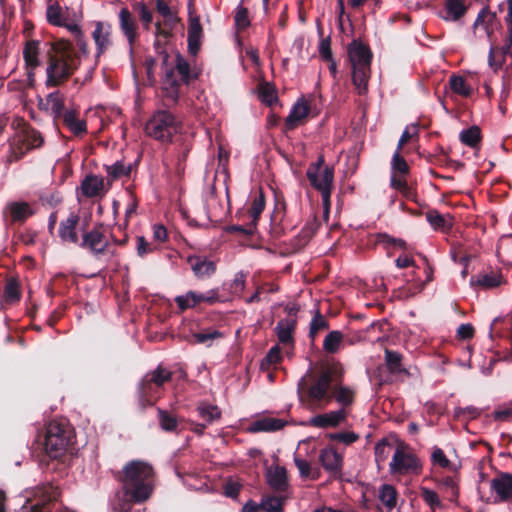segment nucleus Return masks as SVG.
Masks as SVG:
<instances>
[{"instance_id":"obj_3","label":"nucleus","mask_w":512,"mask_h":512,"mask_svg":"<svg viewBox=\"0 0 512 512\" xmlns=\"http://www.w3.org/2000/svg\"><path fill=\"white\" fill-rule=\"evenodd\" d=\"M125 496L135 503L146 501L154 489L155 472L151 464L132 460L118 473Z\"/></svg>"},{"instance_id":"obj_26","label":"nucleus","mask_w":512,"mask_h":512,"mask_svg":"<svg viewBox=\"0 0 512 512\" xmlns=\"http://www.w3.org/2000/svg\"><path fill=\"white\" fill-rule=\"evenodd\" d=\"M203 28L198 17L190 18L188 25V52L196 56L201 48Z\"/></svg>"},{"instance_id":"obj_24","label":"nucleus","mask_w":512,"mask_h":512,"mask_svg":"<svg viewBox=\"0 0 512 512\" xmlns=\"http://www.w3.org/2000/svg\"><path fill=\"white\" fill-rule=\"evenodd\" d=\"M60 120L76 137H82L87 133V123L85 120L79 119L78 111L75 109L66 110Z\"/></svg>"},{"instance_id":"obj_18","label":"nucleus","mask_w":512,"mask_h":512,"mask_svg":"<svg viewBox=\"0 0 512 512\" xmlns=\"http://www.w3.org/2000/svg\"><path fill=\"white\" fill-rule=\"evenodd\" d=\"M334 182V168L325 166L321 173V182L311 185L314 189L321 193L322 203L326 211L330 209L331 194Z\"/></svg>"},{"instance_id":"obj_57","label":"nucleus","mask_w":512,"mask_h":512,"mask_svg":"<svg viewBox=\"0 0 512 512\" xmlns=\"http://www.w3.org/2000/svg\"><path fill=\"white\" fill-rule=\"evenodd\" d=\"M156 11L164 18L163 25L172 27L178 22V18L172 13L165 0H156Z\"/></svg>"},{"instance_id":"obj_6","label":"nucleus","mask_w":512,"mask_h":512,"mask_svg":"<svg viewBox=\"0 0 512 512\" xmlns=\"http://www.w3.org/2000/svg\"><path fill=\"white\" fill-rule=\"evenodd\" d=\"M182 128L181 122L168 110H157L147 120L145 133L162 144L172 143L173 137Z\"/></svg>"},{"instance_id":"obj_39","label":"nucleus","mask_w":512,"mask_h":512,"mask_svg":"<svg viewBox=\"0 0 512 512\" xmlns=\"http://www.w3.org/2000/svg\"><path fill=\"white\" fill-rule=\"evenodd\" d=\"M165 84H167L168 87L164 89V97L173 103H177L179 99L180 81L175 78L174 68L166 69Z\"/></svg>"},{"instance_id":"obj_4","label":"nucleus","mask_w":512,"mask_h":512,"mask_svg":"<svg viewBox=\"0 0 512 512\" xmlns=\"http://www.w3.org/2000/svg\"><path fill=\"white\" fill-rule=\"evenodd\" d=\"M12 127L16 132L9 144L10 161H18L29 151L39 149L44 145L42 133L31 126L24 118H15Z\"/></svg>"},{"instance_id":"obj_35","label":"nucleus","mask_w":512,"mask_h":512,"mask_svg":"<svg viewBox=\"0 0 512 512\" xmlns=\"http://www.w3.org/2000/svg\"><path fill=\"white\" fill-rule=\"evenodd\" d=\"M104 179L96 175H88L81 183L82 194L88 198L97 197L103 190Z\"/></svg>"},{"instance_id":"obj_16","label":"nucleus","mask_w":512,"mask_h":512,"mask_svg":"<svg viewBox=\"0 0 512 512\" xmlns=\"http://www.w3.org/2000/svg\"><path fill=\"white\" fill-rule=\"evenodd\" d=\"M319 461L323 468L334 478H341L343 457L333 447H326L321 450Z\"/></svg>"},{"instance_id":"obj_30","label":"nucleus","mask_w":512,"mask_h":512,"mask_svg":"<svg viewBox=\"0 0 512 512\" xmlns=\"http://www.w3.org/2000/svg\"><path fill=\"white\" fill-rule=\"evenodd\" d=\"M286 423L285 420L279 418L265 417L252 422L248 427V431L251 433L273 432L282 429Z\"/></svg>"},{"instance_id":"obj_25","label":"nucleus","mask_w":512,"mask_h":512,"mask_svg":"<svg viewBox=\"0 0 512 512\" xmlns=\"http://www.w3.org/2000/svg\"><path fill=\"white\" fill-rule=\"evenodd\" d=\"M297 320L294 318H285L278 321L275 327V333L278 341L284 346H294L293 333L296 329Z\"/></svg>"},{"instance_id":"obj_48","label":"nucleus","mask_w":512,"mask_h":512,"mask_svg":"<svg viewBox=\"0 0 512 512\" xmlns=\"http://www.w3.org/2000/svg\"><path fill=\"white\" fill-rule=\"evenodd\" d=\"M158 421L160 428L165 432H177L179 421L177 417L169 411L157 408Z\"/></svg>"},{"instance_id":"obj_11","label":"nucleus","mask_w":512,"mask_h":512,"mask_svg":"<svg viewBox=\"0 0 512 512\" xmlns=\"http://www.w3.org/2000/svg\"><path fill=\"white\" fill-rule=\"evenodd\" d=\"M507 26L508 29L504 45L502 47L491 45L489 50L488 63L495 72L502 68L505 63L506 56L512 57V24Z\"/></svg>"},{"instance_id":"obj_19","label":"nucleus","mask_w":512,"mask_h":512,"mask_svg":"<svg viewBox=\"0 0 512 512\" xmlns=\"http://www.w3.org/2000/svg\"><path fill=\"white\" fill-rule=\"evenodd\" d=\"M39 55L40 41L34 39L26 41L23 48V59L30 80L34 77V70L41 64Z\"/></svg>"},{"instance_id":"obj_43","label":"nucleus","mask_w":512,"mask_h":512,"mask_svg":"<svg viewBox=\"0 0 512 512\" xmlns=\"http://www.w3.org/2000/svg\"><path fill=\"white\" fill-rule=\"evenodd\" d=\"M46 20L52 26L59 27L64 25L66 18L64 17L63 9L58 1L52 2L51 0H47Z\"/></svg>"},{"instance_id":"obj_27","label":"nucleus","mask_w":512,"mask_h":512,"mask_svg":"<svg viewBox=\"0 0 512 512\" xmlns=\"http://www.w3.org/2000/svg\"><path fill=\"white\" fill-rule=\"evenodd\" d=\"M6 209L9 212L12 223L23 224L26 220L34 215L31 205L23 201H14L7 204Z\"/></svg>"},{"instance_id":"obj_10","label":"nucleus","mask_w":512,"mask_h":512,"mask_svg":"<svg viewBox=\"0 0 512 512\" xmlns=\"http://www.w3.org/2000/svg\"><path fill=\"white\" fill-rule=\"evenodd\" d=\"M103 228L104 225L100 223L91 230L83 232L82 239L78 244L81 248L88 250L96 259L108 253L112 256L115 254V251L110 249L111 245L104 234Z\"/></svg>"},{"instance_id":"obj_20","label":"nucleus","mask_w":512,"mask_h":512,"mask_svg":"<svg viewBox=\"0 0 512 512\" xmlns=\"http://www.w3.org/2000/svg\"><path fill=\"white\" fill-rule=\"evenodd\" d=\"M356 397V391L348 386L342 385V378L338 381L335 380L331 396L330 403L335 400L341 407L340 409L348 410L354 402Z\"/></svg>"},{"instance_id":"obj_31","label":"nucleus","mask_w":512,"mask_h":512,"mask_svg":"<svg viewBox=\"0 0 512 512\" xmlns=\"http://www.w3.org/2000/svg\"><path fill=\"white\" fill-rule=\"evenodd\" d=\"M268 485L277 492H285L288 488L287 471L285 467L277 466L273 471L267 473Z\"/></svg>"},{"instance_id":"obj_2","label":"nucleus","mask_w":512,"mask_h":512,"mask_svg":"<svg viewBox=\"0 0 512 512\" xmlns=\"http://www.w3.org/2000/svg\"><path fill=\"white\" fill-rule=\"evenodd\" d=\"M340 365L328 366L319 373L308 371L298 383L300 400L309 406L325 408L330 404V396L335 380L343 378Z\"/></svg>"},{"instance_id":"obj_53","label":"nucleus","mask_w":512,"mask_h":512,"mask_svg":"<svg viewBox=\"0 0 512 512\" xmlns=\"http://www.w3.org/2000/svg\"><path fill=\"white\" fill-rule=\"evenodd\" d=\"M105 169L110 180L115 181L123 176L129 177L131 174L132 166H125L122 161H117L113 165H106Z\"/></svg>"},{"instance_id":"obj_63","label":"nucleus","mask_w":512,"mask_h":512,"mask_svg":"<svg viewBox=\"0 0 512 512\" xmlns=\"http://www.w3.org/2000/svg\"><path fill=\"white\" fill-rule=\"evenodd\" d=\"M327 437L331 441L341 442L346 445H350L359 439V435L352 431L330 433Z\"/></svg>"},{"instance_id":"obj_55","label":"nucleus","mask_w":512,"mask_h":512,"mask_svg":"<svg viewBox=\"0 0 512 512\" xmlns=\"http://www.w3.org/2000/svg\"><path fill=\"white\" fill-rule=\"evenodd\" d=\"M175 302L180 311H185L189 308H193L199 303V295L195 291H188L185 295H179L175 298Z\"/></svg>"},{"instance_id":"obj_7","label":"nucleus","mask_w":512,"mask_h":512,"mask_svg":"<svg viewBox=\"0 0 512 512\" xmlns=\"http://www.w3.org/2000/svg\"><path fill=\"white\" fill-rule=\"evenodd\" d=\"M73 430L65 423L51 421L45 431L44 449L51 459H59L65 455L68 447L73 443Z\"/></svg>"},{"instance_id":"obj_1","label":"nucleus","mask_w":512,"mask_h":512,"mask_svg":"<svg viewBox=\"0 0 512 512\" xmlns=\"http://www.w3.org/2000/svg\"><path fill=\"white\" fill-rule=\"evenodd\" d=\"M47 57L45 82L47 88L63 85L81 65L79 52L76 51L73 43L66 39H58L50 43Z\"/></svg>"},{"instance_id":"obj_34","label":"nucleus","mask_w":512,"mask_h":512,"mask_svg":"<svg viewBox=\"0 0 512 512\" xmlns=\"http://www.w3.org/2000/svg\"><path fill=\"white\" fill-rule=\"evenodd\" d=\"M384 360L385 365L391 374H409L408 370L403 367V356L399 352L385 349Z\"/></svg>"},{"instance_id":"obj_15","label":"nucleus","mask_w":512,"mask_h":512,"mask_svg":"<svg viewBox=\"0 0 512 512\" xmlns=\"http://www.w3.org/2000/svg\"><path fill=\"white\" fill-rule=\"evenodd\" d=\"M112 25L107 22H95V28L92 32V39L96 46V58H99L112 46Z\"/></svg>"},{"instance_id":"obj_23","label":"nucleus","mask_w":512,"mask_h":512,"mask_svg":"<svg viewBox=\"0 0 512 512\" xmlns=\"http://www.w3.org/2000/svg\"><path fill=\"white\" fill-rule=\"evenodd\" d=\"M79 221V215L71 213L66 220L60 222L58 233L62 241L79 244V237L76 231Z\"/></svg>"},{"instance_id":"obj_9","label":"nucleus","mask_w":512,"mask_h":512,"mask_svg":"<svg viewBox=\"0 0 512 512\" xmlns=\"http://www.w3.org/2000/svg\"><path fill=\"white\" fill-rule=\"evenodd\" d=\"M389 469L393 475H419L422 472V463L417 455L408 449V446L398 445Z\"/></svg>"},{"instance_id":"obj_13","label":"nucleus","mask_w":512,"mask_h":512,"mask_svg":"<svg viewBox=\"0 0 512 512\" xmlns=\"http://www.w3.org/2000/svg\"><path fill=\"white\" fill-rule=\"evenodd\" d=\"M347 52L352 67L371 66L373 54L367 44H364L359 40H353L348 45Z\"/></svg>"},{"instance_id":"obj_40","label":"nucleus","mask_w":512,"mask_h":512,"mask_svg":"<svg viewBox=\"0 0 512 512\" xmlns=\"http://www.w3.org/2000/svg\"><path fill=\"white\" fill-rule=\"evenodd\" d=\"M259 99L267 106H272L278 101L277 90L273 83L262 80L257 85Z\"/></svg>"},{"instance_id":"obj_50","label":"nucleus","mask_w":512,"mask_h":512,"mask_svg":"<svg viewBox=\"0 0 512 512\" xmlns=\"http://www.w3.org/2000/svg\"><path fill=\"white\" fill-rule=\"evenodd\" d=\"M343 334L338 331L334 330L329 332L324 341H323V349L328 354H335L339 351L340 345L342 343Z\"/></svg>"},{"instance_id":"obj_62","label":"nucleus","mask_w":512,"mask_h":512,"mask_svg":"<svg viewBox=\"0 0 512 512\" xmlns=\"http://www.w3.org/2000/svg\"><path fill=\"white\" fill-rule=\"evenodd\" d=\"M420 496L432 510L442 507V503L439 499V496L435 491L427 487H421Z\"/></svg>"},{"instance_id":"obj_58","label":"nucleus","mask_w":512,"mask_h":512,"mask_svg":"<svg viewBox=\"0 0 512 512\" xmlns=\"http://www.w3.org/2000/svg\"><path fill=\"white\" fill-rule=\"evenodd\" d=\"M328 327V321L324 318L319 310H316L315 315L310 322L309 337L314 339L320 330L328 329Z\"/></svg>"},{"instance_id":"obj_38","label":"nucleus","mask_w":512,"mask_h":512,"mask_svg":"<svg viewBox=\"0 0 512 512\" xmlns=\"http://www.w3.org/2000/svg\"><path fill=\"white\" fill-rule=\"evenodd\" d=\"M427 222L436 231H447L451 229L452 222L447 219L452 217L448 214L447 216L440 214L436 209H430L425 214Z\"/></svg>"},{"instance_id":"obj_33","label":"nucleus","mask_w":512,"mask_h":512,"mask_svg":"<svg viewBox=\"0 0 512 512\" xmlns=\"http://www.w3.org/2000/svg\"><path fill=\"white\" fill-rule=\"evenodd\" d=\"M188 263L197 277L211 276L216 270L215 263L207 258L191 256L188 258Z\"/></svg>"},{"instance_id":"obj_17","label":"nucleus","mask_w":512,"mask_h":512,"mask_svg":"<svg viewBox=\"0 0 512 512\" xmlns=\"http://www.w3.org/2000/svg\"><path fill=\"white\" fill-rule=\"evenodd\" d=\"M491 491L496 493L495 503L506 502L512 498V474L501 472L490 482Z\"/></svg>"},{"instance_id":"obj_46","label":"nucleus","mask_w":512,"mask_h":512,"mask_svg":"<svg viewBox=\"0 0 512 512\" xmlns=\"http://www.w3.org/2000/svg\"><path fill=\"white\" fill-rule=\"evenodd\" d=\"M3 301L7 304H14L20 301L21 291L20 285L16 278H9L6 281L3 290Z\"/></svg>"},{"instance_id":"obj_36","label":"nucleus","mask_w":512,"mask_h":512,"mask_svg":"<svg viewBox=\"0 0 512 512\" xmlns=\"http://www.w3.org/2000/svg\"><path fill=\"white\" fill-rule=\"evenodd\" d=\"M320 227V221L316 215H314L311 219H309L304 227L301 229L295 241L298 247L305 246L311 238L316 234Z\"/></svg>"},{"instance_id":"obj_29","label":"nucleus","mask_w":512,"mask_h":512,"mask_svg":"<svg viewBox=\"0 0 512 512\" xmlns=\"http://www.w3.org/2000/svg\"><path fill=\"white\" fill-rule=\"evenodd\" d=\"M286 213V202L277 201L274 213L271 217L270 234L273 238L279 239L285 234L286 226L282 224Z\"/></svg>"},{"instance_id":"obj_12","label":"nucleus","mask_w":512,"mask_h":512,"mask_svg":"<svg viewBox=\"0 0 512 512\" xmlns=\"http://www.w3.org/2000/svg\"><path fill=\"white\" fill-rule=\"evenodd\" d=\"M349 415V410L338 409L323 414H318L309 420V425L316 428H336L344 423Z\"/></svg>"},{"instance_id":"obj_61","label":"nucleus","mask_w":512,"mask_h":512,"mask_svg":"<svg viewBox=\"0 0 512 512\" xmlns=\"http://www.w3.org/2000/svg\"><path fill=\"white\" fill-rule=\"evenodd\" d=\"M391 444L386 438L379 440L374 447L375 461L380 464L386 461L390 453Z\"/></svg>"},{"instance_id":"obj_22","label":"nucleus","mask_w":512,"mask_h":512,"mask_svg":"<svg viewBox=\"0 0 512 512\" xmlns=\"http://www.w3.org/2000/svg\"><path fill=\"white\" fill-rule=\"evenodd\" d=\"M41 110H45L53 117L55 124L65 113L63 95L60 91H54L46 96L45 102L39 104Z\"/></svg>"},{"instance_id":"obj_37","label":"nucleus","mask_w":512,"mask_h":512,"mask_svg":"<svg viewBox=\"0 0 512 512\" xmlns=\"http://www.w3.org/2000/svg\"><path fill=\"white\" fill-rule=\"evenodd\" d=\"M371 66L352 67V82L360 95L365 94L368 89V80L370 78Z\"/></svg>"},{"instance_id":"obj_51","label":"nucleus","mask_w":512,"mask_h":512,"mask_svg":"<svg viewBox=\"0 0 512 512\" xmlns=\"http://www.w3.org/2000/svg\"><path fill=\"white\" fill-rule=\"evenodd\" d=\"M133 11L136 12L139 16L140 21L145 30L150 29V25L153 20L152 11L149 9L147 4L143 1L134 2L132 4Z\"/></svg>"},{"instance_id":"obj_45","label":"nucleus","mask_w":512,"mask_h":512,"mask_svg":"<svg viewBox=\"0 0 512 512\" xmlns=\"http://www.w3.org/2000/svg\"><path fill=\"white\" fill-rule=\"evenodd\" d=\"M197 411L199 417L202 418L204 423L208 425L218 421L221 418V410L219 407L207 402H201L197 407Z\"/></svg>"},{"instance_id":"obj_60","label":"nucleus","mask_w":512,"mask_h":512,"mask_svg":"<svg viewBox=\"0 0 512 512\" xmlns=\"http://www.w3.org/2000/svg\"><path fill=\"white\" fill-rule=\"evenodd\" d=\"M325 162L324 156L320 155L315 163H311L306 171V176L311 185L321 182V175H319L320 169L323 167Z\"/></svg>"},{"instance_id":"obj_42","label":"nucleus","mask_w":512,"mask_h":512,"mask_svg":"<svg viewBox=\"0 0 512 512\" xmlns=\"http://www.w3.org/2000/svg\"><path fill=\"white\" fill-rule=\"evenodd\" d=\"M224 335L222 332L216 329H205L199 332H195L191 335L192 339L188 340L191 344H203L206 347L212 346L215 339L222 338Z\"/></svg>"},{"instance_id":"obj_28","label":"nucleus","mask_w":512,"mask_h":512,"mask_svg":"<svg viewBox=\"0 0 512 512\" xmlns=\"http://www.w3.org/2000/svg\"><path fill=\"white\" fill-rule=\"evenodd\" d=\"M309 112L310 107L305 101L296 102L285 119V128L294 130L308 116Z\"/></svg>"},{"instance_id":"obj_56","label":"nucleus","mask_w":512,"mask_h":512,"mask_svg":"<svg viewBox=\"0 0 512 512\" xmlns=\"http://www.w3.org/2000/svg\"><path fill=\"white\" fill-rule=\"evenodd\" d=\"M284 498L277 496H263L261 499L262 511L284 512Z\"/></svg>"},{"instance_id":"obj_49","label":"nucleus","mask_w":512,"mask_h":512,"mask_svg":"<svg viewBox=\"0 0 512 512\" xmlns=\"http://www.w3.org/2000/svg\"><path fill=\"white\" fill-rule=\"evenodd\" d=\"M175 69L181 77V82L184 84H190L192 80L197 78L196 74H192L190 64L184 57L180 54H176V65Z\"/></svg>"},{"instance_id":"obj_47","label":"nucleus","mask_w":512,"mask_h":512,"mask_svg":"<svg viewBox=\"0 0 512 512\" xmlns=\"http://www.w3.org/2000/svg\"><path fill=\"white\" fill-rule=\"evenodd\" d=\"M265 195L263 191L260 189L259 193L253 198L250 207L247 210L248 217L251 222H253L256 226L260 219V216L265 209Z\"/></svg>"},{"instance_id":"obj_32","label":"nucleus","mask_w":512,"mask_h":512,"mask_svg":"<svg viewBox=\"0 0 512 512\" xmlns=\"http://www.w3.org/2000/svg\"><path fill=\"white\" fill-rule=\"evenodd\" d=\"M505 283L503 275L500 272H490L478 275L477 278L470 279L471 286H479L483 289H493Z\"/></svg>"},{"instance_id":"obj_5","label":"nucleus","mask_w":512,"mask_h":512,"mask_svg":"<svg viewBox=\"0 0 512 512\" xmlns=\"http://www.w3.org/2000/svg\"><path fill=\"white\" fill-rule=\"evenodd\" d=\"M172 372L162 365L148 372L138 385V401L142 409L153 406L162 396L164 384L171 381Z\"/></svg>"},{"instance_id":"obj_21","label":"nucleus","mask_w":512,"mask_h":512,"mask_svg":"<svg viewBox=\"0 0 512 512\" xmlns=\"http://www.w3.org/2000/svg\"><path fill=\"white\" fill-rule=\"evenodd\" d=\"M468 9L463 0H444L439 17L446 22H457L467 14Z\"/></svg>"},{"instance_id":"obj_64","label":"nucleus","mask_w":512,"mask_h":512,"mask_svg":"<svg viewBox=\"0 0 512 512\" xmlns=\"http://www.w3.org/2000/svg\"><path fill=\"white\" fill-rule=\"evenodd\" d=\"M235 26L238 30H245L250 26L248 9L239 6L234 16Z\"/></svg>"},{"instance_id":"obj_14","label":"nucleus","mask_w":512,"mask_h":512,"mask_svg":"<svg viewBox=\"0 0 512 512\" xmlns=\"http://www.w3.org/2000/svg\"><path fill=\"white\" fill-rule=\"evenodd\" d=\"M118 17L119 28L132 48L139 37V26L137 20L127 7H122L120 9Z\"/></svg>"},{"instance_id":"obj_41","label":"nucleus","mask_w":512,"mask_h":512,"mask_svg":"<svg viewBox=\"0 0 512 512\" xmlns=\"http://www.w3.org/2000/svg\"><path fill=\"white\" fill-rule=\"evenodd\" d=\"M459 140L472 149L479 148L482 140L481 129L476 125L464 129L459 134Z\"/></svg>"},{"instance_id":"obj_52","label":"nucleus","mask_w":512,"mask_h":512,"mask_svg":"<svg viewBox=\"0 0 512 512\" xmlns=\"http://www.w3.org/2000/svg\"><path fill=\"white\" fill-rule=\"evenodd\" d=\"M449 86L454 93L460 96L469 97L472 94L471 87L462 76L452 75L449 79Z\"/></svg>"},{"instance_id":"obj_54","label":"nucleus","mask_w":512,"mask_h":512,"mask_svg":"<svg viewBox=\"0 0 512 512\" xmlns=\"http://www.w3.org/2000/svg\"><path fill=\"white\" fill-rule=\"evenodd\" d=\"M379 499L389 510H392L397 505L396 489L389 484L382 485L379 493Z\"/></svg>"},{"instance_id":"obj_59","label":"nucleus","mask_w":512,"mask_h":512,"mask_svg":"<svg viewBox=\"0 0 512 512\" xmlns=\"http://www.w3.org/2000/svg\"><path fill=\"white\" fill-rule=\"evenodd\" d=\"M282 359L279 345L271 347L266 356L261 361V369L268 370L270 366L278 364Z\"/></svg>"},{"instance_id":"obj_8","label":"nucleus","mask_w":512,"mask_h":512,"mask_svg":"<svg viewBox=\"0 0 512 512\" xmlns=\"http://www.w3.org/2000/svg\"><path fill=\"white\" fill-rule=\"evenodd\" d=\"M60 495L57 485L52 482L41 483L30 490L18 512H51Z\"/></svg>"},{"instance_id":"obj_44","label":"nucleus","mask_w":512,"mask_h":512,"mask_svg":"<svg viewBox=\"0 0 512 512\" xmlns=\"http://www.w3.org/2000/svg\"><path fill=\"white\" fill-rule=\"evenodd\" d=\"M438 486L446 499H448L450 502H457L459 497V487L453 477H443L442 479L438 480Z\"/></svg>"}]
</instances>
